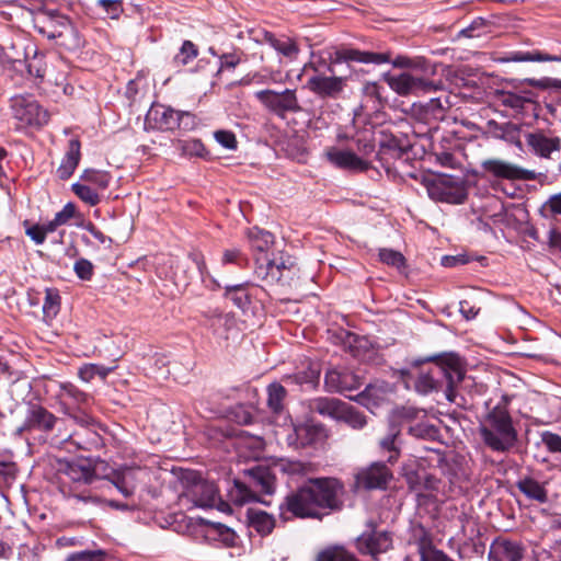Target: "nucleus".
Returning <instances> with one entry per match:
<instances>
[{
    "mask_svg": "<svg viewBox=\"0 0 561 561\" xmlns=\"http://www.w3.org/2000/svg\"><path fill=\"white\" fill-rule=\"evenodd\" d=\"M343 493L344 485L335 478H310L285 497L280 508L299 518L321 519L342 508Z\"/></svg>",
    "mask_w": 561,
    "mask_h": 561,
    "instance_id": "nucleus-1",
    "label": "nucleus"
},
{
    "mask_svg": "<svg viewBox=\"0 0 561 561\" xmlns=\"http://www.w3.org/2000/svg\"><path fill=\"white\" fill-rule=\"evenodd\" d=\"M248 239L251 249L259 253L255 255L256 277L270 285L288 284L298 271L295 259L284 252L272 259L266 254L274 243V236L270 231L253 227L248 230Z\"/></svg>",
    "mask_w": 561,
    "mask_h": 561,
    "instance_id": "nucleus-2",
    "label": "nucleus"
},
{
    "mask_svg": "<svg viewBox=\"0 0 561 561\" xmlns=\"http://www.w3.org/2000/svg\"><path fill=\"white\" fill-rule=\"evenodd\" d=\"M465 371L458 356L422 367L415 380V389L422 394L444 390L449 402H457L456 387L463 380Z\"/></svg>",
    "mask_w": 561,
    "mask_h": 561,
    "instance_id": "nucleus-3",
    "label": "nucleus"
},
{
    "mask_svg": "<svg viewBox=\"0 0 561 561\" xmlns=\"http://www.w3.org/2000/svg\"><path fill=\"white\" fill-rule=\"evenodd\" d=\"M34 28L49 41L66 50H76L81 47L78 30L70 19L57 9L48 8L44 13L33 18Z\"/></svg>",
    "mask_w": 561,
    "mask_h": 561,
    "instance_id": "nucleus-4",
    "label": "nucleus"
},
{
    "mask_svg": "<svg viewBox=\"0 0 561 561\" xmlns=\"http://www.w3.org/2000/svg\"><path fill=\"white\" fill-rule=\"evenodd\" d=\"M276 472L291 477H307L314 472V466L299 460L280 459L273 467L256 466L245 473L256 493L273 494L275 491Z\"/></svg>",
    "mask_w": 561,
    "mask_h": 561,
    "instance_id": "nucleus-5",
    "label": "nucleus"
},
{
    "mask_svg": "<svg viewBox=\"0 0 561 561\" xmlns=\"http://www.w3.org/2000/svg\"><path fill=\"white\" fill-rule=\"evenodd\" d=\"M480 434L484 444L494 451H507L516 439L517 433L513 426L508 412L501 408H494L480 426Z\"/></svg>",
    "mask_w": 561,
    "mask_h": 561,
    "instance_id": "nucleus-6",
    "label": "nucleus"
},
{
    "mask_svg": "<svg viewBox=\"0 0 561 561\" xmlns=\"http://www.w3.org/2000/svg\"><path fill=\"white\" fill-rule=\"evenodd\" d=\"M179 483L182 488L180 500L190 501L196 507L211 508L225 505L218 495V489L214 482L205 480L202 474L195 470H181Z\"/></svg>",
    "mask_w": 561,
    "mask_h": 561,
    "instance_id": "nucleus-7",
    "label": "nucleus"
},
{
    "mask_svg": "<svg viewBox=\"0 0 561 561\" xmlns=\"http://www.w3.org/2000/svg\"><path fill=\"white\" fill-rule=\"evenodd\" d=\"M451 106L448 95L431 99L415 108L416 122L412 126L417 138L434 140L438 133V121L445 117L446 111Z\"/></svg>",
    "mask_w": 561,
    "mask_h": 561,
    "instance_id": "nucleus-8",
    "label": "nucleus"
},
{
    "mask_svg": "<svg viewBox=\"0 0 561 561\" xmlns=\"http://www.w3.org/2000/svg\"><path fill=\"white\" fill-rule=\"evenodd\" d=\"M355 547L363 556H369L379 561L380 556L393 549V534L379 529L373 519L366 522V529L356 538Z\"/></svg>",
    "mask_w": 561,
    "mask_h": 561,
    "instance_id": "nucleus-9",
    "label": "nucleus"
},
{
    "mask_svg": "<svg viewBox=\"0 0 561 561\" xmlns=\"http://www.w3.org/2000/svg\"><path fill=\"white\" fill-rule=\"evenodd\" d=\"M13 118L18 122L16 128H39L47 124L49 114L33 95H14L10 100Z\"/></svg>",
    "mask_w": 561,
    "mask_h": 561,
    "instance_id": "nucleus-10",
    "label": "nucleus"
},
{
    "mask_svg": "<svg viewBox=\"0 0 561 561\" xmlns=\"http://www.w3.org/2000/svg\"><path fill=\"white\" fill-rule=\"evenodd\" d=\"M329 64L322 58L313 60L311 62L312 68L317 72L327 70L330 73H334L333 65L356 61L362 64H376L381 65L389 61V57L386 54L362 51L359 49L350 47H340L333 51H328Z\"/></svg>",
    "mask_w": 561,
    "mask_h": 561,
    "instance_id": "nucleus-11",
    "label": "nucleus"
},
{
    "mask_svg": "<svg viewBox=\"0 0 561 561\" xmlns=\"http://www.w3.org/2000/svg\"><path fill=\"white\" fill-rule=\"evenodd\" d=\"M426 188L430 197L437 202L462 204L468 196L462 181L445 174L431 180Z\"/></svg>",
    "mask_w": 561,
    "mask_h": 561,
    "instance_id": "nucleus-12",
    "label": "nucleus"
},
{
    "mask_svg": "<svg viewBox=\"0 0 561 561\" xmlns=\"http://www.w3.org/2000/svg\"><path fill=\"white\" fill-rule=\"evenodd\" d=\"M255 98L270 112L279 117H285L287 113H298L302 111L296 90L294 89H285L280 92L270 89L261 90L255 92Z\"/></svg>",
    "mask_w": 561,
    "mask_h": 561,
    "instance_id": "nucleus-13",
    "label": "nucleus"
},
{
    "mask_svg": "<svg viewBox=\"0 0 561 561\" xmlns=\"http://www.w3.org/2000/svg\"><path fill=\"white\" fill-rule=\"evenodd\" d=\"M389 85L400 95L432 93L444 89V82L442 80L415 77L409 72L391 77L389 79Z\"/></svg>",
    "mask_w": 561,
    "mask_h": 561,
    "instance_id": "nucleus-14",
    "label": "nucleus"
},
{
    "mask_svg": "<svg viewBox=\"0 0 561 561\" xmlns=\"http://www.w3.org/2000/svg\"><path fill=\"white\" fill-rule=\"evenodd\" d=\"M392 479V472L386 463L376 461L360 468L355 473L356 490H383Z\"/></svg>",
    "mask_w": 561,
    "mask_h": 561,
    "instance_id": "nucleus-15",
    "label": "nucleus"
},
{
    "mask_svg": "<svg viewBox=\"0 0 561 561\" xmlns=\"http://www.w3.org/2000/svg\"><path fill=\"white\" fill-rule=\"evenodd\" d=\"M481 167L486 173L497 179L508 181H533L536 179L535 171L502 159L483 160Z\"/></svg>",
    "mask_w": 561,
    "mask_h": 561,
    "instance_id": "nucleus-16",
    "label": "nucleus"
},
{
    "mask_svg": "<svg viewBox=\"0 0 561 561\" xmlns=\"http://www.w3.org/2000/svg\"><path fill=\"white\" fill-rule=\"evenodd\" d=\"M362 386L360 378L348 369L331 368L324 376V388L328 392L345 393Z\"/></svg>",
    "mask_w": 561,
    "mask_h": 561,
    "instance_id": "nucleus-17",
    "label": "nucleus"
},
{
    "mask_svg": "<svg viewBox=\"0 0 561 561\" xmlns=\"http://www.w3.org/2000/svg\"><path fill=\"white\" fill-rule=\"evenodd\" d=\"M176 111L170 106L153 103L145 117L147 130H175Z\"/></svg>",
    "mask_w": 561,
    "mask_h": 561,
    "instance_id": "nucleus-18",
    "label": "nucleus"
},
{
    "mask_svg": "<svg viewBox=\"0 0 561 561\" xmlns=\"http://www.w3.org/2000/svg\"><path fill=\"white\" fill-rule=\"evenodd\" d=\"M327 437V428L322 424L306 423L294 427L287 442L295 448H304Z\"/></svg>",
    "mask_w": 561,
    "mask_h": 561,
    "instance_id": "nucleus-19",
    "label": "nucleus"
},
{
    "mask_svg": "<svg viewBox=\"0 0 561 561\" xmlns=\"http://www.w3.org/2000/svg\"><path fill=\"white\" fill-rule=\"evenodd\" d=\"M536 94L530 90L517 89L511 90H496L494 93V101L507 108L513 110L515 113H522L528 106L535 104Z\"/></svg>",
    "mask_w": 561,
    "mask_h": 561,
    "instance_id": "nucleus-20",
    "label": "nucleus"
},
{
    "mask_svg": "<svg viewBox=\"0 0 561 561\" xmlns=\"http://www.w3.org/2000/svg\"><path fill=\"white\" fill-rule=\"evenodd\" d=\"M59 472L62 484L68 481L73 484H90L96 479L95 469L85 461H65L60 463Z\"/></svg>",
    "mask_w": 561,
    "mask_h": 561,
    "instance_id": "nucleus-21",
    "label": "nucleus"
},
{
    "mask_svg": "<svg viewBox=\"0 0 561 561\" xmlns=\"http://www.w3.org/2000/svg\"><path fill=\"white\" fill-rule=\"evenodd\" d=\"M58 419L50 411L39 404H31L25 421L20 431H39L49 433L54 430Z\"/></svg>",
    "mask_w": 561,
    "mask_h": 561,
    "instance_id": "nucleus-22",
    "label": "nucleus"
},
{
    "mask_svg": "<svg viewBox=\"0 0 561 561\" xmlns=\"http://www.w3.org/2000/svg\"><path fill=\"white\" fill-rule=\"evenodd\" d=\"M346 77L317 75L309 78L308 88L320 98L336 99L343 92Z\"/></svg>",
    "mask_w": 561,
    "mask_h": 561,
    "instance_id": "nucleus-23",
    "label": "nucleus"
},
{
    "mask_svg": "<svg viewBox=\"0 0 561 561\" xmlns=\"http://www.w3.org/2000/svg\"><path fill=\"white\" fill-rule=\"evenodd\" d=\"M181 152L185 157H198L205 160L224 158V151L237 149L238 142H216L214 149H206L203 142H180Z\"/></svg>",
    "mask_w": 561,
    "mask_h": 561,
    "instance_id": "nucleus-24",
    "label": "nucleus"
},
{
    "mask_svg": "<svg viewBox=\"0 0 561 561\" xmlns=\"http://www.w3.org/2000/svg\"><path fill=\"white\" fill-rule=\"evenodd\" d=\"M325 157L336 168L348 171H365L369 163L350 150L331 147L327 150Z\"/></svg>",
    "mask_w": 561,
    "mask_h": 561,
    "instance_id": "nucleus-25",
    "label": "nucleus"
},
{
    "mask_svg": "<svg viewBox=\"0 0 561 561\" xmlns=\"http://www.w3.org/2000/svg\"><path fill=\"white\" fill-rule=\"evenodd\" d=\"M524 549L520 543L507 539H496L490 547V561H522Z\"/></svg>",
    "mask_w": 561,
    "mask_h": 561,
    "instance_id": "nucleus-26",
    "label": "nucleus"
},
{
    "mask_svg": "<svg viewBox=\"0 0 561 561\" xmlns=\"http://www.w3.org/2000/svg\"><path fill=\"white\" fill-rule=\"evenodd\" d=\"M404 479L409 489L417 496L424 495L426 491L437 490L439 484V480L425 469L408 470Z\"/></svg>",
    "mask_w": 561,
    "mask_h": 561,
    "instance_id": "nucleus-27",
    "label": "nucleus"
},
{
    "mask_svg": "<svg viewBox=\"0 0 561 561\" xmlns=\"http://www.w3.org/2000/svg\"><path fill=\"white\" fill-rule=\"evenodd\" d=\"M344 404V401L336 398L317 397L308 401V409L311 413L337 421Z\"/></svg>",
    "mask_w": 561,
    "mask_h": 561,
    "instance_id": "nucleus-28",
    "label": "nucleus"
},
{
    "mask_svg": "<svg viewBox=\"0 0 561 561\" xmlns=\"http://www.w3.org/2000/svg\"><path fill=\"white\" fill-rule=\"evenodd\" d=\"M401 430L396 424H390L387 434L379 439L378 447L380 454H388L387 462L394 463L401 453Z\"/></svg>",
    "mask_w": 561,
    "mask_h": 561,
    "instance_id": "nucleus-29",
    "label": "nucleus"
},
{
    "mask_svg": "<svg viewBox=\"0 0 561 561\" xmlns=\"http://www.w3.org/2000/svg\"><path fill=\"white\" fill-rule=\"evenodd\" d=\"M517 489L530 501L543 504L548 501V491L543 483L533 477H523L516 482Z\"/></svg>",
    "mask_w": 561,
    "mask_h": 561,
    "instance_id": "nucleus-30",
    "label": "nucleus"
},
{
    "mask_svg": "<svg viewBox=\"0 0 561 561\" xmlns=\"http://www.w3.org/2000/svg\"><path fill=\"white\" fill-rule=\"evenodd\" d=\"M247 518L249 526L261 536L270 535L275 528V518L264 511L249 508Z\"/></svg>",
    "mask_w": 561,
    "mask_h": 561,
    "instance_id": "nucleus-31",
    "label": "nucleus"
},
{
    "mask_svg": "<svg viewBox=\"0 0 561 561\" xmlns=\"http://www.w3.org/2000/svg\"><path fill=\"white\" fill-rule=\"evenodd\" d=\"M144 473L141 469L127 468L115 476L113 483L124 496L128 497L134 494L137 482Z\"/></svg>",
    "mask_w": 561,
    "mask_h": 561,
    "instance_id": "nucleus-32",
    "label": "nucleus"
},
{
    "mask_svg": "<svg viewBox=\"0 0 561 561\" xmlns=\"http://www.w3.org/2000/svg\"><path fill=\"white\" fill-rule=\"evenodd\" d=\"M81 159L80 142H70L60 165L57 169V175L60 180L69 179L77 169Z\"/></svg>",
    "mask_w": 561,
    "mask_h": 561,
    "instance_id": "nucleus-33",
    "label": "nucleus"
},
{
    "mask_svg": "<svg viewBox=\"0 0 561 561\" xmlns=\"http://www.w3.org/2000/svg\"><path fill=\"white\" fill-rule=\"evenodd\" d=\"M229 497L236 505L240 506L248 503L262 502L250 482L245 483L240 480H234L233 486L229 491Z\"/></svg>",
    "mask_w": 561,
    "mask_h": 561,
    "instance_id": "nucleus-34",
    "label": "nucleus"
},
{
    "mask_svg": "<svg viewBox=\"0 0 561 561\" xmlns=\"http://www.w3.org/2000/svg\"><path fill=\"white\" fill-rule=\"evenodd\" d=\"M410 543L414 545L420 554V559L423 556L430 553V551L436 548L433 545V538L431 533L421 524L413 525L411 528Z\"/></svg>",
    "mask_w": 561,
    "mask_h": 561,
    "instance_id": "nucleus-35",
    "label": "nucleus"
},
{
    "mask_svg": "<svg viewBox=\"0 0 561 561\" xmlns=\"http://www.w3.org/2000/svg\"><path fill=\"white\" fill-rule=\"evenodd\" d=\"M225 297L229 299L239 309L247 308L250 305L248 283L226 285Z\"/></svg>",
    "mask_w": 561,
    "mask_h": 561,
    "instance_id": "nucleus-36",
    "label": "nucleus"
},
{
    "mask_svg": "<svg viewBox=\"0 0 561 561\" xmlns=\"http://www.w3.org/2000/svg\"><path fill=\"white\" fill-rule=\"evenodd\" d=\"M506 61L527 62V61H561L560 56L548 55L541 51H512L505 58Z\"/></svg>",
    "mask_w": 561,
    "mask_h": 561,
    "instance_id": "nucleus-37",
    "label": "nucleus"
},
{
    "mask_svg": "<svg viewBox=\"0 0 561 561\" xmlns=\"http://www.w3.org/2000/svg\"><path fill=\"white\" fill-rule=\"evenodd\" d=\"M337 422H344L354 430H362L367 424L366 416L347 402H345Z\"/></svg>",
    "mask_w": 561,
    "mask_h": 561,
    "instance_id": "nucleus-38",
    "label": "nucleus"
},
{
    "mask_svg": "<svg viewBox=\"0 0 561 561\" xmlns=\"http://www.w3.org/2000/svg\"><path fill=\"white\" fill-rule=\"evenodd\" d=\"M47 83L51 85V92L56 96L60 94L71 96L75 92V87L68 81V75L65 71L57 72L55 76L49 75Z\"/></svg>",
    "mask_w": 561,
    "mask_h": 561,
    "instance_id": "nucleus-39",
    "label": "nucleus"
},
{
    "mask_svg": "<svg viewBox=\"0 0 561 561\" xmlns=\"http://www.w3.org/2000/svg\"><path fill=\"white\" fill-rule=\"evenodd\" d=\"M286 394V389L278 382L271 383L267 387V405L272 412L279 413L283 410Z\"/></svg>",
    "mask_w": 561,
    "mask_h": 561,
    "instance_id": "nucleus-40",
    "label": "nucleus"
},
{
    "mask_svg": "<svg viewBox=\"0 0 561 561\" xmlns=\"http://www.w3.org/2000/svg\"><path fill=\"white\" fill-rule=\"evenodd\" d=\"M275 151H282L284 154L298 162H305L307 159V149L302 142H275Z\"/></svg>",
    "mask_w": 561,
    "mask_h": 561,
    "instance_id": "nucleus-41",
    "label": "nucleus"
},
{
    "mask_svg": "<svg viewBox=\"0 0 561 561\" xmlns=\"http://www.w3.org/2000/svg\"><path fill=\"white\" fill-rule=\"evenodd\" d=\"M317 561H359L352 552L343 547H331L321 551Z\"/></svg>",
    "mask_w": 561,
    "mask_h": 561,
    "instance_id": "nucleus-42",
    "label": "nucleus"
},
{
    "mask_svg": "<svg viewBox=\"0 0 561 561\" xmlns=\"http://www.w3.org/2000/svg\"><path fill=\"white\" fill-rule=\"evenodd\" d=\"M115 367H106L99 364H85L79 368V377L85 381H91L95 376H99L101 379H105L110 373L114 370Z\"/></svg>",
    "mask_w": 561,
    "mask_h": 561,
    "instance_id": "nucleus-43",
    "label": "nucleus"
},
{
    "mask_svg": "<svg viewBox=\"0 0 561 561\" xmlns=\"http://www.w3.org/2000/svg\"><path fill=\"white\" fill-rule=\"evenodd\" d=\"M81 179L101 190H105L110 185L111 174L105 171L87 169L83 171Z\"/></svg>",
    "mask_w": 561,
    "mask_h": 561,
    "instance_id": "nucleus-44",
    "label": "nucleus"
},
{
    "mask_svg": "<svg viewBox=\"0 0 561 561\" xmlns=\"http://www.w3.org/2000/svg\"><path fill=\"white\" fill-rule=\"evenodd\" d=\"M72 192L85 204L90 206H95L101 202L100 195L96 193L95 190L90 187L89 185L81 184V183H73Z\"/></svg>",
    "mask_w": 561,
    "mask_h": 561,
    "instance_id": "nucleus-45",
    "label": "nucleus"
},
{
    "mask_svg": "<svg viewBox=\"0 0 561 561\" xmlns=\"http://www.w3.org/2000/svg\"><path fill=\"white\" fill-rule=\"evenodd\" d=\"M320 378V367L318 364L310 363L307 368L295 374L294 379L297 383L316 386Z\"/></svg>",
    "mask_w": 561,
    "mask_h": 561,
    "instance_id": "nucleus-46",
    "label": "nucleus"
},
{
    "mask_svg": "<svg viewBox=\"0 0 561 561\" xmlns=\"http://www.w3.org/2000/svg\"><path fill=\"white\" fill-rule=\"evenodd\" d=\"M60 307V296L57 290L47 288L45 291V300L43 304V312L46 318H54Z\"/></svg>",
    "mask_w": 561,
    "mask_h": 561,
    "instance_id": "nucleus-47",
    "label": "nucleus"
},
{
    "mask_svg": "<svg viewBox=\"0 0 561 561\" xmlns=\"http://www.w3.org/2000/svg\"><path fill=\"white\" fill-rule=\"evenodd\" d=\"M197 55L198 49L196 45L191 41H184L173 61L176 66H185L195 59Z\"/></svg>",
    "mask_w": 561,
    "mask_h": 561,
    "instance_id": "nucleus-48",
    "label": "nucleus"
},
{
    "mask_svg": "<svg viewBox=\"0 0 561 561\" xmlns=\"http://www.w3.org/2000/svg\"><path fill=\"white\" fill-rule=\"evenodd\" d=\"M528 148L541 158H552L553 153H560V142H527Z\"/></svg>",
    "mask_w": 561,
    "mask_h": 561,
    "instance_id": "nucleus-49",
    "label": "nucleus"
},
{
    "mask_svg": "<svg viewBox=\"0 0 561 561\" xmlns=\"http://www.w3.org/2000/svg\"><path fill=\"white\" fill-rule=\"evenodd\" d=\"M273 48L288 58H295L299 53L297 44L288 37L278 38Z\"/></svg>",
    "mask_w": 561,
    "mask_h": 561,
    "instance_id": "nucleus-50",
    "label": "nucleus"
},
{
    "mask_svg": "<svg viewBox=\"0 0 561 561\" xmlns=\"http://www.w3.org/2000/svg\"><path fill=\"white\" fill-rule=\"evenodd\" d=\"M379 257L383 263L398 268L404 266L405 263L404 256L400 252L391 249H381L379 251Z\"/></svg>",
    "mask_w": 561,
    "mask_h": 561,
    "instance_id": "nucleus-51",
    "label": "nucleus"
},
{
    "mask_svg": "<svg viewBox=\"0 0 561 561\" xmlns=\"http://www.w3.org/2000/svg\"><path fill=\"white\" fill-rule=\"evenodd\" d=\"M16 5L28 11L32 19L38 16L39 13H44L49 8L44 0H19Z\"/></svg>",
    "mask_w": 561,
    "mask_h": 561,
    "instance_id": "nucleus-52",
    "label": "nucleus"
},
{
    "mask_svg": "<svg viewBox=\"0 0 561 561\" xmlns=\"http://www.w3.org/2000/svg\"><path fill=\"white\" fill-rule=\"evenodd\" d=\"M248 260L241 250L236 248L225 250L221 256L222 265L234 264L237 266H242Z\"/></svg>",
    "mask_w": 561,
    "mask_h": 561,
    "instance_id": "nucleus-53",
    "label": "nucleus"
},
{
    "mask_svg": "<svg viewBox=\"0 0 561 561\" xmlns=\"http://www.w3.org/2000/svg\"><path fill=\"white\" fill-rule=\"evenodd\" d=\"M196 126V117L190 112L176 111L175 129L192 130Z\"/></svg>",
    "mask_w": 561,
    "mask_h": 561,
    "instance_id": "nucleus-54",
    "label": "nucleus"
},
{
    "mask_svg": "<svg viewBox=\"0 0 561 561\" xmlns=\"http://www.w3.org/2000/svg\"><path fill=\"white\" fill-rule=\"evenodd\" d=\"M96 4L112 19H117L124 10L123 0H96Z\"/></svg>",
    "mask_w": 561,
    "mask_h": 561,
    "instance_id": "nucleus-55",
    "label": "nucleus"
},
{
    "mask_svg": "<svg viewBox=\"0 0 561 561\" xmlns=\"http://www.w3.org/2000/svg\"><path fill=\"white\" fill-rule=\"evenodd\" d=\"M75 273L82 280H90L93 276V264L87 259H79L73 266Z\"/></svg>",
    "mask_w": 561,
    "mask_h": 561,
    "instance_id": "nucleus-56",
    "label": "nucleus"
},
{
    "mask_svg": "<svg viewBox=\"0 0 561 561\" xmlns=\"http://www.w3.org/2000/svg\"><path fill=\"white\" fill-rule=\"evenodd\" d=\"M541 442L551 453H561V436L546 431L541 433Z\"/></svg>",
    "mask_w": 561,
    "mask_h": 561,
    "instance_id": "nucleus-57",
    "label": "nucleus"
},
{
    "mask_svg": "<svg viewBox=\"0 0 561 561\" xmlns=\"http://www.w3.org/2000/svg\"><path fill=\"white\" fill-rule=\"evenodd\" d=\"M27 72L34 79L39 80L38 83H42L46 76V68L44 67L42 59L34 58L28 61Z\"/></svg>",
    "mask_w": 561,
    "mask_h": 561,
    "instance_id": "nucleus-58",
    "label": "nucleus"
},
{
    "mask_svg": "<svg viewBox=\"0 0 561 561\" xmlns=\"http://www.w3.org/2000/svg\"><path fill=\"white\" fill-rule=\"evenodd\" d=\"M77 207L73 203H67L62 209L56 213V222L60 226L66 225L71 218L76 217Z\"/></svg>",
    "mask_w": 561,
    "mask_h": 561,
    "instance_id": "nucleus-59",
    "label": "nucleus"
},
{
    "mask_svg": "<svg viewBox=\"0 0 561 561\" xmlns=\"http://www.w3.org/2000/svg\"><path fill=\"white\" fill-rule=\"evenodd\" d=\"M62 396H67L73 399L77 403L84 402L87 400L85 393L80 391L77 387L71 383H65L61 386Z\"/></svg>",
    "mask_w": 561,
    "mask_h": 561,
    "instance_id": "nucleus-60",
    "label": "nucleus"
},
{
    "mask_svg": "<svg viewBox=\"0 0 561 561\" xmlns=\"http://www.w3.org/2000/svg\"><path fill=\"white\" fill-rule=\"evenodd\" d=\"M104 553L98 552H79L68 557L67 561H104Z\"/></svg>",
    "mask_w": 561,
    "mask_h": 561,
    "instance_id": "nucleus-61",
    "label": "nucleus"
},
{
    "mask_svg": "<svg viewBox=\"0 0 561 561\" xmlns=\"http://www.w3.org/2000/svg\"><path fill=\"white\" fill-rule=\"evenodd\" d=\"M524 82L531 87L541 88V89H546L550 85L561 89V80L560 79L550 80L548 78H545V79H530L529 78V79H525Z\"/></svg>",
    "mask_w": 561,
    "mask_h": 561,
    "instance_id": "nucleus-62",
    "label": "nucleus"
},
{
    "mask_svg": "<svg viewBox=\"0 0 561 561\" xmlns=\"http://www.w3.org/2000/svg\"><path fill=\"white\" fill-rule=\"evenodd\" d=\"M436 160L443 165L451 169H456L460 165L459 161L455 158L451 152L443 151L436 153Z\"/></svg>",
    "mask_w": 561,
    "mask_h": 561,
    "instance_id": "nucleus-63",
    "label": "nucleus"
},
{
    "mask_svg": "<svg viewBox=\"0 0 561 561\" xmlns=\"http://www.w3.org/2000/svg\"><path fill=\"white\" fill-rule=\"evenodd\" d=\"M545 207L553 215H561V193L552 195Z\"/></svg>",
    "mask_w": 561,
    "mask_h": 561,
    "instance_id": "nucleus-64",
    "label": "nucleus"
}]
</instances>
